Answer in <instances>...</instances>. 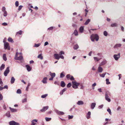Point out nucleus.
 Instances as JSON below:
<instances>
[{
	"label": "nucleus",
	"mask_w": 125,
	"mask_h": 125,
	"mask_svg": "<svg viewBox=\"0 0 125 125\" xmlns=\"http://www.w3.org/2000/svg\"><path fill=\"white\" fill-rule=\"evenodd\" d=\"M64 54V52L61 51L59 52V54H54V56L55 59L57 60H59L60 58L63 59H64V57L63 55H62V54Z\"/></svg>",
	"instance_id": "nucleus-1"
},
{
	"label": "nucleus",
	"mask_w": 125,
	"mask_h": 125,
	"mask_svg": "<svg viewBox=\"0 0 125 125\" xmlns=\"http://www.w3.org/2000/svg\"><path fill=\"white\" fill-rule=\"evenodd\" d=\"M90 38L92 42H94V41L95 39L96 41H98L99 39V37L97 34H93L91 35Z\"/></svg>",
	"instance_id": "nucleus-2"
},
{
	"label": "nucleus",
	"mask_w": 125,
	"mask_h": 125,
	"mask_svg": "<svg viewBox=\"0 0 125 125\" xmlns=\"http://www.w3.org/2000/svg\"><path fill=\"white\" fill-rule=\"evenodd\" d=\"M110 96L111 93L110 92L108 91L106 92L105 94V99L108 102H110L111 101V99L109 97V96Z\"/></svg>",
	"instance_id": "nucleus-3"
},
{
	"label": "nucleus",
	"mask_w": 125,
	"mask_h": 125,
	"mask_svg": "<svg viewBox=\"0 0 125 125\" xmlns=\"http://www.w3.org/2000/svg\"><path fill=\"white\" fill-rule=\"evenodd\" d=\"M72 83H73L72 87L75 89L77 88L78 86L80 84L79 83H77L75 81H72Z\"/></svg>",
	"instance_id": "nucleus-4"
},
{
	"label": "nucleus",
	"mask_w": 125,
	"mask_h": 125,
	"mask_svg": "<svg viewBox=\"0 0 125 125\" xmlns=\"http://www.w3.org/2000/svg\"><path fill=\"white\" fill-rule=\"evenodd\" d=\"M3 42L4 43V48L5 49H8L9 50L10 49V48L9 45V43L5 42L4 40L3 41Z\"/></svg>",
	"instance_id": "nucleus-5"
},
{
	"label": "nucleus",
	"mask_w": 125,
	"mask_h": 125,
	"mask_svg": "<svg viewBox=\"0 0 125 125\" xmlns=\"http://www.w3.org/2000/svg\"><path fill=\"white\" fill-rule=\"evenodd\" d=\"M19 54L18 52H16L15 56V59L16 60H21L23 59V57L22 55H21L19 57H17L18 55Z\"/></svg>",
	"instance_id": "nucleus-6"
},
{
	"label": "nucleus",
	"mask_w": 125,
	"mask_h": 125,
	"mask_svg": "<svg viewBox=\"0 0 125 125\" xmlns=\"http://www.w3.org/2000/svg\"><path fill=\"white\" fill-rule=\"evenodd\" d=\"M113 57L116 61H117L120 57V53H119L117 54H114V55Z\"/></svg>",
	"instance_id": "nucleus-7"
},
{
	"label": "nucleus",
	"mask_w": 125,
	"mask_h": 125,
	"mask_svg": "<svg viewBox=\"0 0 125 125\" xmlns=\"http://www.w3.org/2000/svg\"><path fill=\"white\" fill-rule=\"evenodd\" d=\"M9 72V67H8L4 73V75L5 76H7Z\"/></svg>",
	"instance_id": "nucleus-8"
},
{
	"label": "nucleus",
	"mask_w": 125,
	"mask_h": 125,
	"mask_svg": "<svg viewBox=\"0 0 125 125\" xmlns=\"http://www.w3.org/2000/svg\"><path fill=\"white\" fill-rule=\"evenodd\" d=\"M9 124L10 125H20L19 123L13 121L10 122H9Z\"/></svg>",
	"instance_id": "nucleus-9"
},
{
	"label": "nucleus",
	"mask_w": 125,
	"mask_h": 125,
	"mask_svg": "<svg viewBox=\"0 0 125 125\" xmlns=\"http://www.w3.org/2000/svg\"><path fill=\"white\" fill-rule=\"evenodd\" d=\"M55 111L56 113L58 115H63L64 114V113L63 112L59 111L57 110H56Z\"/></svg>",
	"instance_id": "nucleus-10"
},
{
	"label": "nucleus",
	"mask_w": 125,
	"mask_h": 125,
	"mask_svg": "<svg viewBox=\"0 0 125 125\" xmlns=\"http://www.w3.org/2000/svg\"><path fill=\"white\" fill-rule=\"evenodd\" d=\"M49 108V107L48 106L43 107V108L41 109L40 111L42 112H43L47 110Z\"/></svg>",
	"instance_id": "nucleus-11"
},
{
	"label": "nucleus",
	"mask_w": 125,
	"mask_h": 125,
	"mask_svg": "<svg viewBox=\"0 0 125 125\" xmlns=\"http://www.w3.org/2000/svg\"><path fill=\"white\" fill-rule=\"evenodd\" d=\"M107 62V61L105 59H104L99 65L101 66L103 65L106 63Z\"/></svg>",
	"instance_id": "nucleus-12"
},
{
	"label": "nucleus",
	"mask_w": 125,
	"mask_h": 125,
	"mask_svg": "<svg viewBox=\"0 0 125 125\" xmlns=\"http://www.w3.org/2000/svg\"><path fill=\"white\" fill-rule=\"evenodd\" d=\"M103 70V68L101 67V66L99 65V67L98 68V72L99 73H101Z\"/></svg>",
	"instance_id": "nucleus-13"
},
{
	"label": "nucleus",
	"mask_w": 125,
	"mask_h": 125,
	"mask_svg": "<svg viewBox=\"0 0 125 125\" xmlns=\"http://www.w3.org/2000/svg\"><path fill=\"white\" fill-rule=\"evenodd\" d=\"M38 120L37 119H35L32 120L31 121V125H35L37 124L35 122L37 123V122Z\"/></svg>",
	"instance_id": "nucleus-14"
},
{
	"label": "nucleus",
	"mask_w": 125,
	"mask_h": 125,
	"mask_svg": "<svg viewBox=\"0 0 125 125\" xmlns=\"http://www.w3.org/2000/svg\"><path fill=\"white\" fill-rule=\"evenodd\" d=\"M47 77H45L43 78V80H42V82L43 83H47Z\"/></svg>",
	"instance_id": "nucleus-15"
},
{
	"label": "nucleus",
	"mask_w": 125,
	"mask_h": 125,
	"mask_svg": "<svg viewBox=\"0 0 125 125\" xmlns=\"http://www.w3.org/2000/svg\"><path fill=\"white\" fill-rule=\"evenodd\" d=\"M96 105V104L95 103H92L91 106V109H94V108L95 107V105Z\"/></svg>",
	"instance_id": "nucleus-16"
},
{
	"label": "nucleus",
	"mask_w": 125,
	"mask_h": 125,
	"mask_svg": "<svg viewBox=\"0 0 125 125\" xmlns=\"http://www.w3.org/2000/svg\"><path fill=\"white\" fill-rule=\"evenodd\" d=\"M122 46V44L120 43H117L116 44L114 47V48H117L118 47H121Z\"/></svg>",
	"instance_id": "nucleus-17"
},
{
	"label": "nucleus",
	"mask_w": 125,
	"mask_h": 125,
	"mask_svg": "<svg viewBox=\"0 0 125 125\" xmlns=\"http://www.w3.org/2000/svg\"><path fill=\"white\" fill-rule=\"evenodd\" d=\"M91 113L90 111H89L87 114L86 115V118L87 119H89L90 117Z\"/></svg>",
	"instance_id": "nucleus-18"
},
{
	"label": "nucleus",
	"mask_w": 125,
	"mask_h": 125,
	"mask_svg": "<svg viewBox=\"0 0 125 125\" xmlns=\"http://www.w3.org/2000/svg\"><path fill=\"white\" fill-rule=\"evenodd\" d=\"M77 104L78 105H82L84 104V102L82 101H79L77 102Z\"/></svg>",
	"instance_id": "nucleus-19"
},
{
	"label": "nucleus",
	"mask_w": 125,
	"mask_h": 125,
	"mask_svg": "<svg viewBox=\"0 0 125 125\" xmlns=\"http://www.w3.org/2000/svg\"><path fill=\"white\" fill-rule=\"evenodd\" d=\"M84 27L83 26H82L80 27L79 30L80 33H82L83 32Z\"/></svg>",
	"instance_id": "nucleus-20"
},
{
	"label": "nucleus",
	"mask_w": 125,
	"mask_h": 125,
	"mask_svg": "<svg viewBox=\"0 0 125 125\" xmlns=\"http://www.w3.org/2000/svg\"><path fill=\"white\" fill-rule=\"evenodd\" d=\"M26 67L27 68V70L28 72H30L31 70V68L29 65H26Z\"/></svg>",
	"instance_id": "nucleus-21"
},
{
	"label": "nucleus",
	"mask_w": 125,
	"mask_h": 125,
	"mask_svg": "<svg viewBox=\"0 0 125 125\" xmlns=\"http://www.w3.org/2000/svg\"><path fill=\"white\" fill-rule=\"evenodd\" d=\"M15 80V79L13 77H12L11 79L10 83L11 84H13L14 83Z\"/></svg>",
	"instance_id": "nucleus-22"
},
{
	"label": "nucleus",
	"mask_w": 125,
	"mask_h": 125,
	"mask_svg": "<svg viewBox=\"0 0 125 125\" xmlns=\"http://www.w3.org/2000/svg\"><path fill=\"white\" fill-rule=\"evenodd\" d=\"M91 20L90 19H88L85 22L84 24L85 25H87L88 24L89 22Z\"/></svg>",
	"instance_id": "nucleus-23"
},
{
	"label": "nucleus",
	"mask_w": 125,
	"mask_h": 125,
	"mask_svg": "<svg viewBox=\"0 0 125 125\" xmlns=\"http://www.w3.org/2000/svg\"><path fill=\"white\" fill-rule=\"evenodd\" d=\"M118 25L116 23H112L111 25V26L112 27H116Z\"/></svg>",
	"instance_id": "nucleus-24"
},
{
	"label": "nucleus",
	"mask_w": 125,
	"mask_h": 125,
	"mask_svg": "<svg viewBox=\"0 0 125 125\" xmlns=\"http://www.w3.org/2000/svg\"><path fill=\"white\" fill-rule=\"evenodd\" d=\"M50 74L52 77L53 78L55 76V73H52L51 72H50Z\"/></svg>",
	"instance_id": "nucleus-25"
},
{
	"label": "nucleus",
	"mask_w": 125,
	"mask_h": 125,
	"mask_svg": "<svg viewBox=\"0 0 125 125\" xmlns=\"http://www.w3.org/2000/svg\"><path fill=\"white\" fill-rule=\"evenodd\" d=\"M65 85V83L63 81H62L61 82V86L62 87H64Z\"/></svg>",
	"instance_id": "nucleus-26"
},
{
	"label": "nucleus",
	"mask_w": 125,
	"mask_h": 125,
	"mask_svg": "<svg viewBox=\"0 0 125 125\" xmlns=\"http://www.w3.org/2000/svg\"><path fill=\"white\" fill-rule=\"evenodd\" d=\"M9 108L11 111L12 112H16L17 111V110L16 109L12 108L10 107Z\"/></svg>",
	"instance_id": "nucleus-27"
},
{
	"label": "nucleus",
	"mask_w": 125,
	"mask_h": 125,
	"mask_svg": "<svg viewBox=\"0 0 125 125\" xmlns=\"http://www.w3.org/2000/svg\"><path fill=\"white\" fill-rule=\"evenodd\" d=\"M73 34H74L76 36H78V33L77 31L76 30H75Z\"/></svg>",
	"instance_id": "nucleus-28"
},
{
	"label": "nucleus",
	"mask_w": 125,
	"mask_h": 125,
	"mask_svg": "<svg viewBox=\"0 0 125 125\" xmlns=\"http://www.w3.org/2000/svg\"><path fill=\"white\" fill-rule=\"evenodd\" d=\"M5 65L4 64H2L0 67V70L1 71L3 70L5 68Z\"/></svg>",
	"instance_id": "nucleus-29"
},
{
	"label": "nucleus",
	"mask_w": 125,
	"mask_h": 125,
	"mask_svg": "<svg viewBox=\"0 0 125 125\" xmlns=\"http://www.w3.org/2000/svg\"><path fill=\"white\" fill-rule=\"evenodd\" d=\"M106 73L105 72L102 74H100L99 75L101 77H102L103 78H104V77L105 74H106Z\"/></svg>",
	"instance_id": "nucleus-30"
},
{
	"label": "nucleus",
	"mask_w": 125,
	"mask_h": 125,
	"mask_svg": "<svg viewBox=\"0 0 125 125\" xmlns=\"http://www.w3.org/2000/svg\"><path fill=\"white\" fill-rule=\"evenodd\" d=\"M79 47V46L77 44H76L74 45L73 48L74 50H77L78 49Z\"/></svg>",
	"instance_id": "nucleus-31"
},
{
	"label": "nucleus",
	"mask_w": 125,
	"mask_h": 125,
	"mask_svg": "<svg viewBox=\"0 0 125 125\" xmlns=\"http://www.w3.org/2000/svg\"><path fill=\"white\" fill-rule=\"evenodd\" d=\"M94 59L95 61H98L100 60L101 58H98L97 57H94Z\"/></svg>",
	"instance_id": "nucleus-32"
},
{
	"label": "nucleus",
	"mask_w": 125,
	"mask_h": 125,
	"mask_svg": "<svg viewBox=\"0 0 125 125\" xmlns=\"http://www.w3.org/2000/svg\"><path fill=\"white\" fill-rule=\"evenodd\" d=\"M8 40L9 42L11 43L13 42V41L12 39L11 38L9 37L8 39Z\"/></svg>",
	"instance_id": "nucleus-33"
},
{
	"label": "nucleus",
	"mask_w": 125,
	"mask_h": 125,
	"mask_svg": "<svg viewBox=\"0 0 125 125\" xmlns=\"http://www.w3.org/2000/svg\"><path fill=\"white\" fill-rule=\"evenodd\" d=\"M6 115L8 117H10V112L8 111L6 114Z\"/></svg>",
	"instance_id": "nucleus-34"
},
{
	"label": "nucleus",
	"mask_w": 125,
	"mask_h": 125,
	"mask_svg": "<svg viewBox=\"0 0 125 125\" xmlns=\"http://www.w3.org/2000/svg\"><path fill=\"white\" fill-rule=\"evenodd\" d=\"M64 72H62L60 74V78H62L65 76V75L63 74Z\"/></svg>",
	"instance_id": "nucleus-35"
},
{
	"label": "nucleus",
	"mask_w": 125,
	"mask_h": 125,
	"mask_svg": "<svg viewBox=\"0 0 125 125\" xmlns=\"http://www.w3.org/2000/svg\"><path fill=\"white\" fill-rule=\"evenodd\" d=\"M3 60L5 61H6L7 60V58L6 57V54H3Z\"/></svg>",
	"instance_id": "nucleus-36"
},
{
	"label": "nucleus",
	"mask_w": 125,
	"mask_h": 125,
	"mask_svg": "<svg viewBox=\"0 0 125 125\" xmlns=\"http://www.w3.org/2000/svg\"><path fill=\"white\" fill-rule=\"evenodd\" d=\"M37 57L38 58H40V59L41 60L43 58V57L42 56V54H41L39 55Z\"/></svg>",
	"instance_id": "nucleus-37"
},
{
	"label": "nucleus",
	"mask_w": 125,
	"mask_h": 125,
	"mask_svg": "<svg viewBox=\"0 0 125 125\" xmlns=\"http://www.w3.org/2000/svg\"><path fill=\"white\" fill-rule=\"evenodd\" d=\"M16 93L18 94H21V90L20 89H18Z\"/></svg>",
	"instance_id": "nucleus-38"
},
{
	"label": "nucleus",
	"mask_w": 125,
	"mask_h": 125,
	"mask_svg": "<svg viewBox=\"0 0 125 125\" xmlns=\"http://www.w3.org/2000/svg\"><path fill=\"white\" fill-rule=\"evenodd\" d=\"M41 45L40 43H39L38 44H35L34 45V47H39Z\"/></svg>",
	"instance_id": "nucleus-39"
},
{
	"label": "nucleus",
	"mask_w": 125,
	"mask_h": 125,
	"mask_svg": "<svg viewBox=\"0 0 125 125\" xmlns=\"http://www.w3.org/2000/svg\"><path fill=\"white\" fill-rule=\"evenodd\" d=\"M45 119L46 121H48L51 120V118H48L46 117L45 118Z\"/></svg>",
	"instance_id": "nucleus-40"
},
{
	"label": "nucleus",
	"mask_w": 125,
	"mask_h": 125,
	"mask_svg": "<svg viewBox=\"0 0 125 125\" xmlns=\"http://www.w3.org/2000/svg\"><path fill=\"white\" fill-rule=\"evenodd\" d=\"M106 84H109L110 83V82L109 81V80L108 79H106Z\"/></svg>",
	"instance_id": "nucleus-41"
},
{
	"label": "nucleus",
	"mask_w": 125,
	"mask_h": 125,
	"mask_svg": "<svg viewBox=\"0 0 125 125\" xmlns=\"http://www.w3.org/2000/svg\"><path fill=\"white\" fill-rule=\"evenodd\" d=\"M48 95V94H43L41 96V97L42 98H44L46 97Z\"/></svg>",
	"instance_id": "nucleus-42"
},
{
	"label": "nucleus",
	"mask_w": 125,
	"mask_h": 125,
	"mask_svg": "<svg viewBox=\"0 0 125 125\" xmlns=\"http://www.w3.org/2000/svg\"><path fill=\"white\" fill-rule=\"evenodd\" d=\"M73 115H69L68 116V119L70 120V119H72L73 118Z\"/></svg>",
	"instance_id": "nucleus-43"
},
{
	"label": "nucleus",
	"mask_w": 125,
	"mask_h": 125,
	"mask_svg": "<svg viewBox=\"0 0 125 125\" xmlns=\"http://www.w3.org/2000/svg\"><path fill=\"white\" fill-rule=\"evenodd\" d=\"M103 33L104 35L105 36H107L108 33L106 31H104V32Z\"/></svg>",
	"instance_id": "nucleus-44"
},
{
	"label": "nucleus",
	"mask_w": 125,
	"mask_h": 125,
	"mask_svg": "<svg viewBox=\"0 0 125 125\" xmlns=\"http://www.w3.org/2000/svg\"><path fill=\"white\" fill-rule=\"evenodd\" d=\"M107 111L109 112V114L110 115H111L112 113H111V110L110 109L108 108V109H107Z\"/></svg>",
	"instance_id": "nucleus-45"
},
{
	"label": "nucleus",
	"mask_w": 125,
	"mask_h": 125,
	"mask_svg": "<svg viewBox=\"0 0 125 125\" xmlns=\"http://www.w3.org/2000/svg\"><path fill=\"white\" fill-rule=\"evenodd\" d=\"M30 83H29L28 84V85L27 86L26 88V90L27 91H28L29 87L30 86Z\"/></svg>",
	"instance_id": "nucleus-46"
},
{
	"label": "nucleus",
	"mask_w": 125,
	"mask_h": 125,
	"mask_svg": "<svg viewBox=\"0 0 125 125\" xmlns=\"http://www.w3.org/2000/svg\"><path fill=\"white\" fill-rule=\"evenodd\" d=\"M4 13L3 14L4 16V17L6 16L7 15V11H5L3 12Z\"/></svg>",
	"instance_id": "nucleus-47"
},
{
	"label": "nucleus",
	"mask_w": 125,
	"mask_h": 125,
	"mask_svg": "<svg viewBox=\"0 0 125 125\" xmlns=\"http://www.w3.org/2000/svg\"><path fill=\"white\" fill-rule=\"evenodd\" d=\"M71 85V83H69L67 85V87L68 88L70 87Z\"/></svg>",
	"instance_id": "nucleus-48"
},
{
	"label": "nucleus",
	"mask_w": 125,
	"mask_h": 125,
	"mask_svg": "<svg viewBox=\"0 0 125 125\" xmlns=\"http://www.w3.org/2000/svg\"><path fill=\"white\" fill-rule=\"evenodd\" d=\"M0 84L1 86H2L3 85V83L1 79L0 78Z\"/></svg>",
	"instance_id": "nucleus-49"
},
{
	"label": "nucleus",
	"mask_w": 125,
	"mask_h": 125,
	"mask_svg": "<svg viewBox=\"0 0 125 125\" xmlns=\"http://www.w3.org/2000/svg\"><path fill=\"white\" fill-rule=\"evenodd\" d=\"M85 16L86 17L87 14V13L88 12V11L87 10L85 9Z\"/></svg>",
	"instance_id": "nucleus-50"
},
{
	"label": "nucleus",
	"mask_w": 125,
	"mask_h": 125,
	"mask_svg": "<svg viewBox=\"0 0 125 125\" xmlns=\"http://www.w3.org/2000/svg\"><path fill=\"white\" fill-rule=\"evenodd\" d=\"M53 29V27L52 26L48 28L47 30H52Z\"/></svg>",
	"instance_id": "nucleus-51"
},
{
	"label": "nucleus",
	"mask_w": 125,
	"mask_h": 125,
	"mask_svg": "<svg viewBox=\"0 0 125 125\" xmlns=\"http://www.w3.org/2000/svg\"><path fill=\"white\" fill-rule=\"evenodd\" d=\"M15 5L16 7H18L19 6V2L18 1H16L15 3Z\"/></svg>",
	"instance_id": "nucleus-52"
},
{
	"label": "nucleus",
	"mask_w": 125,
	"mask_h": 125,
	"mask_svg": "<svg viewBox=\"0 0 125 125\" xmlns=\"http://www.w3.org/2000/svg\"><path fill=\"white\" fill-rule=\"evenodd\" d=\"M27 99L26 98H25L22 101V103H24L25 102H27Z\"/></svg>",
	"instance_id": "nucleus-53"
},
{
	"label": "nucleus",
	"mask_w": 125,
	"mask_h": 125,
	"mask_svg": "<svg viewBox=\"0 0 125 125\" xmlns=\"http://www.w3.org/2000/svg\"><path fill=\"white\" fill-rule=\"evenodd\" d=\"M5 10H6L5 8L4 7H2V11L3 12H4V11H6Z\"/></svg>",
	"instance_id": "nucleus-54"
},
{
	"label": "nucleus",
	"mask_w": 125,
	"mask_h": 125,
	"mask_svg": "<svg viewBox=\"0 0 125 125\" xmlns=\"http://www.w3.org/2000/svg\"><path fill=\"white\" fill-rule=\"evenodd\" d=\"M22 6L21 5L19 7V8L18 9V10H20L22 8Z\"/></svg>",
	"instance_id": "nucleus-55"
},
{
	"label": "nucleus",
	"mask_w": 125,
	"mask_h": 125,
	"mask_svg": "<svg viewBox=\"0 0 125 125\" xmlns=\"http://www.w3.org/2000/svg\"><path fill=\"white\" fill-rule=\"evenodd\" d=\"M17 33H19L20 35H21L22 34V31H19L17 32Z\"/></svg>",
	"instance_id": "nucleus-56"
},
{
	"label": "nucleus",
	"mask_w": 125,
	"mask_h": 125,
	"mask_svg": "<svg viewBox=\"0 0 125 125\" xmlns=\"http://www.w3.org/2000/svg\"><path fill=\"white\" fill-rule=\"evenodd\" d=\"M3 89H8V86L7 85H5L3 87Z\"/></svg>",
	"instance_id": "nucleus-57"
},
{
	"label": "nucleus",
	"mask_w": 125,
	"mask_h": 125,
	"mask_svg": "<svg viewBox=\"0 0 125 125\" xmlns=\"http://www.w3.org/2000/svg\"><path fill=\"white\" fill-rule=\"evenodd\" d=\"M71 76L70 75V74H68L66 76V77L67 78H69Z\"/></svg>",
	"instance_id": "nucleus-58"
},
{
	"label": "nucleus",
	"mask_w": 125,
	"mask_h": 125,
	"mask_svg": "<svg viewBox=\"0 0 125 125\" xmlns=\"http://www.w3.org/2000/svg\"><path fill=\"white\" fill-rule=\"evenodd\" d=\"M49 44V43L47 42H45L44 44V46H45Z\"/></svg>",
	"instance_id": "nucleus-59"
},
{
	"label": "nucleus",
	"mask_w": 125,
	"mask_h": 125,
	"mask_svg": "<svg viewBox=\"0 0 125 125\" xmlns=\"http://www.w3.org/2000/svg\"><path fill=\"white\" fill-rule=\"evenodd\" d=\"M70 79L71 80H73L74 79L73 76H71V78H70Z\"/></svg>",
	"instance_id": "nucleus-60"
},
{
	"label": "nucleus",
	"mask_w": 125,
	"mask_h": 125,
	"mask_svg": "<svg viewBox=\"0 0 125 125\" xmlns=\"http://www.w3.org/2000/svg\"><path fill=\"white\" fill-rule=\"evenodd\" d=\"M7 23L6 22H4L2 23V25L4 26L7 25Z\"/></svg>",
	"instance_id": "nucleus-61"
},
{
	"label": "nucleus",
	"mask_w": 125,
	"mask_h": 125,
	"mask_svg": "<svg viewBox=\"0 0 125 125\" xmlns=\"http://www.w3.org/2000/svg\"><path fill=\"white\" fill-rule=\"evenodd\" d=\"M98 90L100 92H102V89L101 88H100L98 89Z\"/></svg>",
	"instance_id": "nucleus-62"
},
{
	"label": "nucleus",
	"mask_w": 125,
	"mask_h": 125,
	"mask_svg": "<svg viewBox=\"0 0 125 125\" xmlns=\"http://www.w3.org/2000/svg\"><path fill=\"white\" fill-rule=\"evenodd\" d=\"M3 108L5 110H7V108H6V106L5 105V104L4 105H3Z\"/></svg>",
	"instance_id": "nucleus-63"
},
{
	"label": "nucleus",
	"mask_w": 125,
	"mask_h": 125,
	"mask_svg": "<svg viewBox=\"0 0 125 125\" xmlns=\"http://www.w3.org/2000/svg\"><path fill=\"white\" fill-rule=\"evenodd\" d=\"M121 109V107H120V106H119L118 108H117L116 110L117 111H118V110H120V109Z\"/></svg>",
	"instance_id": "nucleus-64"
}]
</instances>
